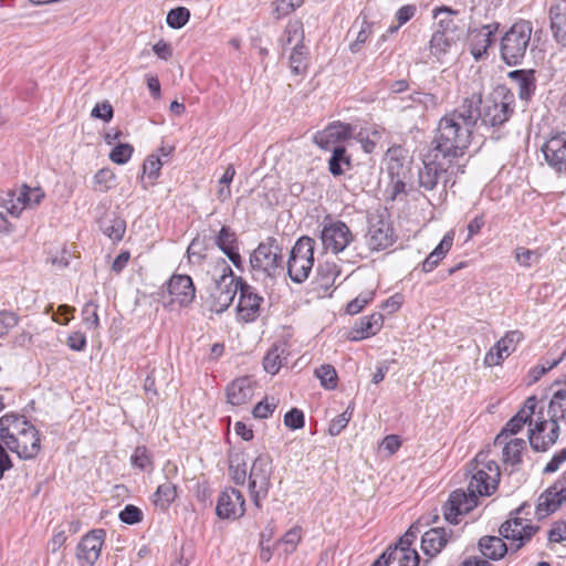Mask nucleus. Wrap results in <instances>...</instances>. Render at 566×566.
Returning a JSON list of instances; mask_svg holds the SVG:
<instances>
[{"label": "nucleus", "instance_id": "f257e3e1", "mask_svg": "<svg viewBox=\"0 0 566 566\" xmlns=\"http://www.w3.org/2000/svg\"><path fill=\"white\" fill-rule=\"evenodd\" d=\"M467 128V125L459 127L452 118H440L433 147L423 156L418 171L419 188L433 191L441 186L446 192L448 184H454L452 177L464 172L459 159L468 150Z\"/></svg>", "mask_w": 566, "mask_h": 566}, {"label": "nucleus", "instance_id": "f03ea898", "mask_svg": "<svg viewBox=\"0 0 566 566\" xmlns=\"http://www.w3.org/2000/svg\"><path fill=\"white\" fill-rule=\"evenodd\" d=\"M515 96L505 86H496L483 101L480 93H472L463 98L462 103L441 118H452L460 127L467 125L468 148L471 145L472 134L478 120L490 126H501L514 113Z\"/></svg>", "mask_w": 566, "mask_h": 566}, {"label": "nucleus", "instance_id": "7ed1b4c3", "mask_svg": "<svg viewBox=\"0 0 566 566\" xmlns=\"http://www.w3.org/2000/svg\"><path fill=\"white\" fill-rule=\"evenodd\" d=\"M0 442L22 460L34 459L41 450L39 430L25 416L13 412L0 418Z\"/></svg>", "mask_w": 566, "mask_h": 566}, {"label": "nucleus", "instance_id": "20e7f679", "mask_svg": "<svg viewBox=\"0 0 566 566\" xmlns=\"http://www.w3.org/2000/svg\"><path fill=\"white\" fill-rule=\"evenodd\" d=\"M549 420L536 422L534 429H530V444L535 451H546L556 443L559 437L558 420L566 415V388L554 392L548 405Z\"/></svg>", "mask_w": 566, "mask_h": 566}, {"label": "nucleus", "instance_id": "39448f33", "mask_svg": "<svg viewBox=\"0 0 566 566\" xmlns=\"http://www.w3.org/2000/svg\"><path fill=\"white\" fill-rule=\"evenodd\" d=\"M490 451H480L467 465L468 494L490 496L499 485L501 471L495 460L490 459Z\"/></svg>", "mask_w": 566, "mask_h": 566}, {"label": "nucleus", "instance_id": "423d86ee", "mask_svg": "<svg viewBox=\"0 0 566 566\" xmlns=\"http://www.w3.org/2000/svg\"><path fill=\"white\" fill-rule=\"evenodd\" d=\"M533 25L527 20H520L502 35L500 41V55L510 66L522 63L530 46Z\"/></svg>", "mask_w": 566, "mask_h": 566}, {"label": "nucleus", "instance_id": "0eeeda50", "mask_svg": "<svg viewBox=\"0 0 566 566\" xmlns=\"http://www.w3.org/2000/svg\"><path fill=\"white\" fill-rule=\"evenodd\" d=\"M315 241L301 237L292 247L286 262L287 274L295 283H303L310 276L314 265Z\"/></svg>", "mask_w": 566, "mask_h": 566}, {"label": "nucleus", "instance_id": "6e6552de", "mask_svg": "<svg viewBox=\"0 0 566 566\" xmlns=\"http://www.w3.org/2000/svg\"><path fill=\"white\" fill-rule=\"evenodd\" d=\"M241 280L242 277H235L229 264L221 260V274L210 287V310L216 313L224 312L233 302Z\"/></svg>", "mask_w": 566, "mask_h": 566}, {"label": "nucleus", "instance_id": "1a4fd4ad", "mask_svg": "<svg viewBox=\"0 0 566 566\" xmlns=\"http://www.w3.org/2000/svg\"><path fill=\"white\" fill-rule=\"evenodd\" d=\"M530 509L531 505L527 503L522 504L500 527V534L503 538L516 543L514 552L518 551L539 530L537 525H533L530 520L522 516L528 515Z\"/></svg>", "mask_w": 566, "mask_h": 566}, {"label": "nucleus", "instance_id": "9d476101", "mask_svg": "<svg viewBox=\"0 0 566 566\" xmlns=\"http://www.w3.org/2000/svg\"><path fill=\"white\" fill-rule=\"evenodd\" d=\"M271 463L269 454H260L253 461L250 470L249 492L256 507H261V501L268 496L271 486Z\"/></svg>", "mask_w": 566, "mask_h": 566}, {"label": "nucleus", "instance_id": "9b49d317", "mask_svg": "<svg viewBox=\"0 0 566 566\" xmlns=\"http://www.w3.org/2000/svg\"><path fill=\"white\" fill-rule=\"evenodd\" d=\"M439 29L436 30L429 42L430 54L440 63H443L446 55L457 45L461 32L452 18L440 19Z\"/></svg>", "mask_w": 566, "mask_h": 566}, {"label": "nucleus", "instance_id": "f8f14e48", "mask_svg": "<svg viewBox=\"0 0 566 566\" xmlns=\"http://www.w3.org/2000/svg\"><path fill=\"white\" fill-rule=\"evenodd\" d=\"M250 264L254 271L274 276L282 269V249L274 238L261 242L250 256Z\"/></svg>", "mask_w": 566, "mask_h": 566}, {"label": "nucleus", "instance_id": "ddd939ff", "mask_svg": "<svg viewBox=\"0 0 566 566\" xmlns=\"http://www.w3.org/2000/svg\"><path fill=\"white\" fill-rule=\"evenodd\" d=\"M499 29L497 21L469 29L467 46L475 61L486 59L488 50L494 44Z\"/></svg>", "mask_w": 566, "mask_h": 566}, {"label": "nucleus", "instance_id": "4468645a", "mask_svg": "<svg viewBox=\"0 0 566 566\" xmlns=\"http://www.w3.org/2000/svg\"><path fill=\"white\" fill-rule=\"evenodd\" d=\"M400 153L399 148H391L385 158L386 170L390 177L388 190L391 199L406 193V179L410 172L409 166L400 158Z\"/></svg>", "mask_w": 566, "mask_h": 566}, {"label": "nucleus", "instance_id": "2eb2a0df", "mask_svg": "<svg viewBox=\"0 0 566 566\" xmlns=\"http://www.w3.org/2000/svg\"><path fill=\"white\" fill-rule=\"evenodd\" d=\"M478 505L473 494H468L462 489L450 493L448 501L442 506L444 520L450 524H458L459 517L468 514Z\"/></svg>", "mask_w": 566, "mask_h": 566}, {"label": "nucleus", "instance_id": "dca6fc26", "mask_svg": "<svg viewBox=\"0 0 566 566\" xmlns=\"http://www.w3.org/2000/svg\"><path fill=\"white\" fill-rule=\"evenodd\" d=\"M245 513V500L243 494L233 488H228L220 493L217 501L216 514L222 520H237Z\"/></svg>", "mask_w": 566, "mask_h": 566}, {"label": "nucleus", "instance_id": "f3484780", "mask_svg": "<svg viewBox=\"0 0 566 566\" xmlns=\"http://www.w3.org/2000/svg\"><path fill=\"white\" fill-rule=\"evenodd\" d=\"M321 239L326 250L339 253L346 249L354 237L347 224L337 220L324 224Z\"/></svg>", "mask_w": 566, "mask_h": 566}, {"label": "nucleus", "instance_id": "a211bd4d", "mask_svg": "<svg viewBox=\"0 0 566 566\" xmlns=\"http://www.w3.org/2000/svg\"><path fill=\"white\" fill-rule=\"evenodd\" d=\"M564 502H566V472L560 480L539 495L535 513L538 518H544L556 512Z\"/></svg>", "mask_w": 566, "mask_h": 566}, {"label": "nucleus", "instance_id": "6ab92c4d", "mask_svg": "<svg viewBox=\"0 0 566 566\" xmlns=\"http://www.w3.org/2000/svg\"><path fill=\"white\" fill-rule=\"evenodd\" d=\"M395 241L394 230L388 220L380 214L369 217V229L367 242L371 250H385L392 245Z\"/></svg>", "mask_w": 566, "mask_h": 566}, {"label": "nucleus", "instance_id": "aec40b11", "mask_svg": "<svg viewBox=\"0 0 566 566\" xmlns=\"http://www.w3.org/2000/svg\"><path fill=\"white\" fill-rule=\"evenodd\" d=\"M353 126L342 122H333L325 129L314 134L313 143L321 149L331 150L349 139L353 135Z\"/></svg>", "mask_w": 566, "mask_h": 566}, {"label": "nucleus", "instance_id": "412c9836", "mask_svg": "<svg viewBox=\"0 0 566 566\" xmlns=\"http://www.w3.org/2000/svg\"><path fill=\"white\" fill-rule=\"evenodd\" d=\"M106 533L103 528H96L82 537L77 545L76 557L87 566H93L101 555Z\"/></svg>", "mask_w": 566, "mask_h": 566}, {"label": "nucleus", "instance_id": "4be33fe9", "mask_svg": "<svg viewBox=\"0 0 566 566\" xmlns=\"http://www.w3.org/2000/svg\"><path fill=\"white\" fill-rule=\"evenodd\" d=\"M536 397H528L518 412L510 419L494 439V446H501L510 436L516 434L525 423L531 422L536 408Z\"/></svg>", "mask_w": 566, "mask_h": 566}, {"label": "nucleus", "instance_id": "5701e85b", "mask_svg": "<svg viewBox=\"0 0 566 566\" xmlns=\"http://www.w3.org/2000/svg\"><path fill=\"white\" fill-rule=\"evenodd\" d=\"M545 160L556 172L566 175V133L552 136L542 146Z\"/></svg>", "mask_w": 566, "mask_h": 566}, {"label": "nucleus", "instance_id": "b1692460", "mask_svg": "<svg viewBox=\"0 0 566 566\" xmlns=\"http://www.w3.org/2000/svg\"><path fill=\"white\" fill-rule=\"evenodd\" d=\"M523 339V333L520 331L507 332L496 344L486 353L484 364L486 366H497L509 357L516 348V345Z\"/></svg>", "mask_w": 566, "mask_h": 566}, {"label": "nucleus", "instance_id": "393cba45", "mask_svg": "<svg viewBox=\"0 0 566 566\" xmlns=\"http://www.w3.org/2000/svg\"><path fill=\"white\" fill-rule=\"evenodd\" d=\"M240 297L238 313L245 322H253L260 315V305L263 297L254 292V289L245 281L241 280L239 289Z\"/></svg>", "mask_w": 566, "mask_h": 566}, {"label": "nucleus", "instance_id": "a878e982", "mask_svg": "<svg viewBox=\"0 0 566 566\" xmlns=\"http://www.w3.org/2000/svg\"><path fill=\"white\" fill-rule=\"evenodd\" d=\"M167 290L171 302H177L180 306H188L196 296L192 279L186 274H174L167 283Z\"/></svg>", "mask_w": 566, "mask_h": 566}, {"label": "nucleus", "instance_id": "bb28decb", "mask_svg": "<svg viewBox=\"0 0 566 566\" xmlns=\"http://www.w3.org/2000/svg\"><path fill=\"white\" fill-rule=\"evenodd\" d=\"M254 396V381L248 377H239L227 386V399L232 406H243Z\"/></svg>", "mask_w": 566, "mask_h": 566}, {"label": "nucleus", "instance_id": "cd10ccee", "mask_svg": "<svg viewBox=\"0 0 566 566\" xmlns=\"http://www.w3.org/2000/svg\"><path fill=\"white\" fill-rule=\"evenodd\" d=\"M216 245L228 256L238 269L241 268L242 259L238 252V238L235 232L228 226H223L214 239Z\"/></svg>", "mask_w": 566, "mask_h": 566}, {"label": "nucleus", "instance_id": "c85d7f7f", "mask_svg": "<svg viewBox=\"0 0 566 566\" xmlns=\"http://www.w3.org/2000/svg\"><path fill=\"white\" fill-rule=\"evenodd\" d=\"M548 17L555 40L566 46V0H556L549 7Z\"/></svg>", "mask_w": 566, "mask_h": 566}, {"label": "nucleus", "instance_id": "c756f323", "mask_svg": "<svg viewBox=\"0 0 566 566\" xmlns=\"http://www.w3.org/2000/svg\"><path fill=\"white\" fill-rule=\"evenodd\" d=\"M447 542L448 534L444 528H431L422 535L421 548L426 555L433 557L441 552Z\"/></svg>", "mask_w": 566, "mask_h": 566}, {"label": "nucleus", "instance_id": "7c9ffc66", "mask_svg": "<svg viewBox=\"0 0 566 566\" xmlns=\"http://www.w3.org/2000/svg\"><path fill=\"white\" fill-rule=\"evenodd\" d=\"M501 446H503V463L513 468L518 467L522 463V452L526 448V441L521 438H512L506 439Z\"/></svg>", "mask_w": 566, "mask_h": 566}, {"label": "nucleus", "instance_id": "2f4dec72", "mask_svg": "<svg viewBox=\"0 0 566 566\" xmlns=\"http://www.w3.org/2000/svg\"><path fill=\"white\" fill-rule=\"evenodd\" d=\"M479 547L483 556L494 560L502 558L509 551L506 544L499 536L480 538Z\"/></svg>", "mask_w": 566, "mask_h": 566}, {"label": "nucleus", "instance_id": "473e14b6", "mask_svg": "<svg viewBox=\"0 0 566 566\" xmlns=\"http://www.w3.org/2000/svg\"><path fill=\"white\" fill-rule=\"evenodd\" d=\"M453 243V234L447 233L436 249L422 262L423 272H431L446 256Z\"/></svg>", "mask_w": 566, "mask_h": 566}, {"label": "nucleus", "instance_id": "72a5a7b5", "mask_svg": "<svg viewBox=\"0 0 566 566\" xmlns=\"http://www.w3.org/2000/svg\"><path fill=\"white\" fill-rule=\"evenodd\" d=\"M303 41L304 29L302 22L298 20L290 21L280 39L282 48L284 49L290 45L304 46Z\"/></svg>", "mask_w": 566, "mask_h": 566}, {"label": "nucleus", "instance_id": "f704fd0d", "mask_svg": "<svg viewBox=\"0 0 566 566\" xmlns=\"http://www.w3.org/2000/svg\"><path fill=\"white\" fill-rule=\"evenodd\" d=\"M229 473L235 484L243 485L245 483L247 461L244 453L235 452L229 455Z\"/></svg>", "mask_w": 566, "mask_h": 566}, {"label": "nucleus", "instance_id": "c9c22d12", "mask_svg": "<svg viewBox=\"0 0 566 566\" xmlns=\"http://www.w3.org/2000/svg\"><path fill=\"white\" fill-rule=\"evenodd\" d=\"M382 319L384 317L380 313H374L369 316L361 317L359 323L356 324V338H367L375 335L381 328Z\"/></svg>", "mask_w": 566, "mask_h": 566}, {"label": "nucleus", "instance_id": "e433bc0d", "mask_svg": "<svg viewBox=\"0 0 566 566\" xmlns=\"http://www.w3.org/2000/svg\"><path fill=\"white\" fill-rule=\"evenodd\" d=\"M308 50L304 46H293L289 57V65L294 75H303L307 71Z\"/></svg>", "mask_w": 566, "mask_h": 566}, {"label": "nucleus", "instance_id": "4c0bfd02", "mask_svg": "<svg viewBox=\"0 0 566 566\" xmlns=\"http://www.w3.org/2000/svg\"><path fill=\"white\" fill-rule=\"evenodd\" d=\"M177 496V486L171 482L160 484L154 494V504L160 510H167Z\"/></svg>", "mask_w": 566, "mask_h": 566}, {"label": "nucleus", "instance_id": "58836bf2", "mask_svg": "<svg viewBox=\"0 0 566 566\" xmlns=\"http://www.w3.org/2000/svg\"><path fill=\"white\" fill-rule=\"evenodd\" d=\"M510 75L516 80L520 97L525 101L530 99L535 91L533 75L524 71H513Z\"/></svg>", "mask_w": 566, "mask_h": 566}, {"label": "nucleus", "instance_id": "ea45409f", "mask_svg": "<svg viewBox=\"0 0 566 566\" xmlns=\"http://www.w3.org/2000/svg\"><path fill=\"white\" fill-rule=\"evenodd\" d=\"M315 376L319 379L321 386L327 390H333L337 387L338 376L336 369L329 365L324 364L315 369Z\"/></svg>", "mask_w": 566, "mask_h": 566}, {"label": "nucleus", "instance_id": "a19ab883", "mask_svg": "<svg viewBox=\"0 0 566 566\" xmlns=\"http://www.w3.org/2000/svg\"><path fill=\"white\" fill-rule=\"evenodd\" d=\"M19 189L8 190L0 195V207L4 208L11 216L19 217L24 210L23 203L19 200Z\"/></svg>", "mask_w": 566, "mask_h": 566}, {"label": "nucleus", "instance_id": "79ce46f5", "mask_svg": "<svg viewBox=\"0 0 566 566\" xmlns=\"http://www.w3.org/2000/svg\"><path fill=\"white\" fill-rule=\"evenodd\" d=\"M331 150L333 154L328 160V169L333 176H340L344 172L342 166H349V158L346 156V149L344 146H336Z\"/></svg>", "mask_w": 566, "mask_h": 566}, {"label": "nucleus", "instance_id": "37998d69", "mask_svg": "<svg viewBox=\"0 0 566 566\" xmlns=\"http://www.w3.org/2000/svg\"><path fill=\"white\" fill-rule=\"evenodd\" d=\"M102 231L113 241H120L126 231V222L119 217H115L102 224Z\"/></svg>", "mask_w": 566, "mask_h": 566}, {"label": "nucleus", "instance_id": "c03bdc74", "mask_svg": "<svg viewBox=\"0 0 566 566\" xmlns=\"http://www.w3.org/2000/svg\"><path fill=\"white\" fill-rule=\"evenodd\" d=\"M283 353H284V349L280 348L279 346H274L268 352V354L265 355V357L263 359V367L266 373H269L271 375H275L279 373V370L283 364V358H282ZM284 359H286V357H284Z\"/></svg>", "mask_w": 566, "mask_h": 566}, {"label": "nucleus", "instance_id": "a18cd8bd", "mask_svg": "<svg viewBox=\"0 0 566 566\" xmlns=\"http://www.w3.org/2000/svg\"><path fill=\"white\" fill-rule=\"evenodd\" d=\"M44 197V192L40 188H30L23 185L19 188V199L23 203V208H31L41 202Z\"/></svg>", "mask_w": 566, "mask_h": 566}, {"label": "nucleus", "instance_id": "49530a36", "mask_svg": "<svg viewBox=\"0 0 566 566\" xmlns=\"http://www.w3.org/2000/svg\"><path fill=\"white\" fill-rule=\"evenodd\" d=\"M235 176V169L233 165H229L226 168L222 177L219 179V189L217 191V197L220 201H226L231 197L230 184L232 182Z\"/></svg>", "mask_w": 566, "mask_h": 566}, {"label": "nucleus", "instance_id": "de8ad7c7", "mask_svg": "<svg viewBox=\"0 0 566 566\" xmlns=\"http://www.w3.org/2000/svg\"><path fill=\"white\" fill-rule=\"evenodd\" d=\"M301 527L295 526L287 531L284 536L277 542V546H283V551L286 555L293 553L296 549L297 544L301 541Z\"/></svg>", "mask_w": 566, "mask_h": 566}, {"label": "nucleus", "instance_id": "09e8293b", "mask_svg": "<svg viewBox=\"0 0 566 566\" xmlns=\"http://www.w3.org/2000/svg\"><path fill=\"white\" fill-rule=\"evenodd\" d=\"M371 29L373 24L368 22L366 18H363L356 39L349 44V50L352 53L355 54L361 51L364 44L367 42L373 32Z\"/></svg>", "mask_w": 566, "mask_h": 566}, {"label": "nucleus", "instance_id": "8fccbe9b", "mask_svg": "<svg viewBox=\"0 0 566 566\" xmlns=\"http://www.w3.org/2000/svg\"><path fill=\"white\" fill-rule=\"evenodd\" d=\"M190 12L187 8L178 7L171 9L167 14V24L174 29L182 28L189 20Z\"/></svg>", "mask_w": 566, "mask_h": 566}, {"label": "nucleus", "instance_id": "3c124183", "mask_svg": "<svg viewBox=\"0 0 566 566\" xmlns=\"http://www.w3.org/2000/svg\"><path fill=\"white\" fill-rule=\"evenodd\" d=\"M130 463L140 470H146L151 467V455L145 446H138L130 457Z\"/></svg>", "mask_w": 566, "mask_h": 566}, {"label": "nucleus", "instance_id": "603ef678", "mask_svg": "<svg viewBox=\"0 0 566 566\" xmlns=\"http://www.w3.org/2000/svg\"><path fill=\"white\" fill-rule=\"evenodd\" d=\"M541 254L535 250H528L524 247H520L515 250V260L521 266L531 268L537 264Z\"/></svg>", "mask_w": 566, "mask_h": 566}, {"label": "nucleus", "instance_id": "864d4df0", "mask_svg": "<svg viewBox=\"0 0 566 566\" xmlns=\"http://www.w3.org/2000/svg\"><path fill=\"white\" fill-rule=\"evenodd\" d=\"M134 151V148L129 144H118L113 148V150L109 154V159L118 165L126 164L129 158L132 157V154Z\"/></svg>", "mask_w": 566, "mask_h": 566}, {"label": "nucleus", "instance_id": "5fc2aeb1", "mask_svg": "<svg viewBox=\"0 0 566 566\" xmlns=\"http://www.w3.org/2000/svg\"><path fill=\"white\" fill-rule=\"evenodd\" d=\"M410 99L422 105L424 109H434L440 104L438 96L431 93L415 92L410 95Z\"/></svg>", "mask_w": 566, "mask_h": 566}, {"label": "nucleus", "instance_id": "6e6d98bb", "mask_svg": "<svg viewBox=\"0 0 566 566\" xmlns=\"http://www.w3.org/2000/svg\"><path fill=\"white\" fill-rule=\"evenodd\" d=\"M119 520L125 524H136L143 520V512L133 504H128L119 512Z\"/></svg>", "mask_w": 566, "mask_h": 566}, {"label": "nucleus", "instance_id": "4d7b16f0", "mask_svg": "<svg viewBox=\"0 0 566 566\" xmlns=\"http://www.w3.org/2000/svg\"><path fill=\"white\" fill-rule=\"evenodd\" d=\"M82 317L88 328H96L98 326L97 305L92 301L85 303L82 310Z\"/></svg>", "mask_w": 566, "mask_h": 566}, {"label": "nucleus", "instance_id": "13d9d810", "mask_svg": "<svg viewBox=\"0 0 566 566\" xmlns=\"http://www.w3.org/2000/svg\"><path fill=\"white\" fill-rule=\"evenodd\" d=\"M352 418V411L348 409L334 418L328 426V433L333 437L338 436L348 424Z\"/></svg>", "mask_w": 566, "mask_h": 566}, {"label": "nucleus", "instance_id": "bf43d9fd", "mask_svg": "<svg viewBox=\"0 0 566 566\" xmlns=\"http://www.w3.org/2000/svg\"><path fill=\"white\" fill-rule=\"evenodd\" d=\"M19 317L15 313L0 311V337L7 335L11 328L17 326Z\"/></svg>", "mask_w": 566, "mask_h": 566}, {"label": "nucleus", "instance_id": "052dcab7", "mask_svg": "<svg viewBox=\"0 0 566 566\" xmlns=\"http://www.w3.org/2000/svg\"><path fill=\"white\" fill-rule=\"evenodd\" d=\"M284 424L292 430L301 429L304 427V413L297 408L291 409L284 416Z\"/></svg>", "mask_w": 566, "mask_h": 566}, {"label": "nucleus", "instance_id": "680f3d73", "mask_svg": "<svg viewBox=\"0 0 566 566\" xmlns=\"http://www.w3.org/2000/svg\"><path fill=\"white\" fill-rule=\"evenodd\" d=\"M547 539L549 543H562L566 541V522H555L548 531Z\"/></svg>", "mask_w": 566, "mask_h": 566}, {"label": "nucleus", "instance_id": "e2e57ef3", "mask_svg": "<svg viewBox=\"0 0 566 566\" xmlns=\"http://www.w3.org/2000/svg\"><path fill=\"white\" fill-rule=\"evenodd\" d=\"M373 293L360 294L347 304L346 312L350 315L358 314L371 300Z\"/></svg>", "mask_w": 566, "mask_h": 566}, {"label": "nucleus", "instance_id": "0e129e2a", "mask_svg": "<svg viewBox=\"0 0 566 566\" xmlns=\"http://www.w3.org/2000/svg\"><path fill=\"white\" fill-rule=\"evenodd\" d=\"M160 168L161 161L155 155L148 156L143 164V172L148 175V177L153 179L158 177Z\"/></svg>", "mask_w": 566, "mask_h": 566}, {"label": "nucleus", "instance_id": "69168bd1", "mask_svg": "<svg viewBox=\"0 0 566 566\" xmlns=\"http://www.w3.org/2000/svg\"><path fill=\"white\" fill-rule=\"evenodd\" d=\"M399 554V566H418L419 565V555L415 549L409 547L400 548Z\"/></svg>", "mask_w": 566, "mask_h": 566}, {"label": "nucleus", "instance_id": "338daca9", "mask_svg": "<svg viewBox=\"0 0 566 566\" xmlns=\"http://www.w3.org/2000/svg\"><path fill=\"white\" fill-rule=\"evenodd\" d=\"M565 355H566V348L563 349L562 354L557 358H554L552 360L549 366L539 364L538 366L534 367V369L532 370L533 381H537L543 375H545L547 371H549L555 366H557L563 360Z\"/></svg>", "mask_w": 566, "mask_h": 566}, {"label": "nucleus", "instance_id": "774afa93", "mask_svg": "<svg viewBox=\"0 0 566 566\" xmlns=\"http://www.w3.org/2000/svg\"><path fill=\"white\" fill-rule=\"evenodd\" d=\"M113 107L108 102L96 104L91 113L92 117L101 118L104 122H109L113 118Z\"/></svg>", "mask_w": 566, "mask_h": 566}]
</instances>
